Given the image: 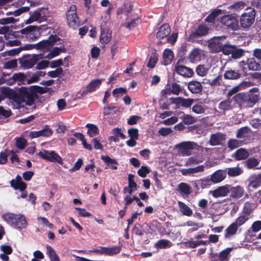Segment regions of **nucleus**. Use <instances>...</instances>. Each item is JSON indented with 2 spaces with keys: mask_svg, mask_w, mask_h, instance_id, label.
Returning a JSON list of instances; mask_svg holds the SVG:
<instances>
[{
  "mask_svg": "<svg viewBox=\"0 0 261 261\" xmlns=\"http://www.w3.org/2000/svg\"><path fill=\"white\" fill-rule=\"evenodd\" d=\"M3 218L9 225L17 229H24L28 226L26 218L20 214L7 213L3 216Z\"/></svg>",
  "mask_w": 261,
  "mask_h": 261,
  "instance_id": "obj_1",
  "label": "nucleus"
},
{
  "mask_svg": "<svg viewBox=\"0 0 261 261\" xmlns=\"http://www.w3.org/2000/svg\"><path fill=\"white\" fill-rule=\"evenodd\" d=\"M179 154L183 156H190L192 154V150L197 149L198 145L193 142L185 141L177 144L175 146Z\"/></svg>",
  "mask_w": 261,
  "mask_h": 261,
  "instance_id": "obj_2",
  "label": "nucleus"
},
{
  "mask_svg": "<svg viewBox=\"0 0 261 261\" xmlns=\"http://www.w3.org/2000/svg\"><path fill=\"white\" fill-rule=\"evenodd\" d=\"M66 18L69 26L73 29L77 28L80 25L79 18L76 14V7L72 5L68 9Z\"/></svg>",
  "mask_w": 261,
  "mask_h": 261,
  "instance_id": "obj_3",
  "label": "nucleus"
},
{
  "mask_svg": "<svg viewBox=\"0 0 261 261\" xmlns=\"http://www.w3.org/2000/svg\"><path fill=\"white\" fill-rule=\"evenodd\" d=\"M220 22L229 30L232 31L239 30L238 20L231 14H227L222 16L220 19Z\"/></svg>",
  "mask_w": 261,
  "mask_h": 261,
  "instance_id": "obj_4",
  "label": "nucleus"
},
{
  "mask_svg": "<svg viewBox=\"0 0 261 261\" xmlns=\"http://www.w3.org/2000/svg\"><path fill=\"white\" fill-rule=\"evenodd\" d=\"M20 92L23 97L24 102L29 106H32L34 102L36 93L32 88L22 87L20 89Z\"/></svg>",
  "mask_w": 261,
  "mask_h": 261,
  "instance_id": "obj_5",
  "label": "nucleus"
},
{
  "mask_svg": "<svg viewBox=\"0 0 261 261\" xmlns=\"http://www.w3.org/2000/svg\"><path fill=\"white\" fill-rule=\"evenodd\" d=\"M47 10L42 8L34 11L30 16V18L25 21L26 24L32 23L37 21L42 22L46 19L47 16Z\"/></svg>",
  "mask_w": 261,
  "mask_h": 261,
  "instance_id": "obj_6",
  "label": "nucleus"
},
{
  "mask_svg": "<svg viewBox=\"0 0 261 261\" xmlns=\"http://www.w3.org/2000/svg\"><path fill=\"white\" fill-rule=\"evenodd\" d=\"M38 155L41 158L52 162H57L62 165V160L61 158L55 151H49L47 150H43L40 151Z\"/></svg>",
  "mask_w": 261,
  "mask_h": 261,
  "instance_id": "obj_7",
  "label": "nucleus"
},
{
  "mask_svg": "<svg viewBox=\"0 0 261 261\" xmlns=\"http://www.w3.org/2000/svg\"><path fill=\"white\" fill-rule=\"evenodd\" d=\"M11 186L15 190H20L22 192L21 195L18 198H24L27 197V193L23 191L26 189V185L21 180V177L17 175L15 179H12L10 181Z\"/></svg>",
  "mask_w": 261,
  "mask_h": 261,
  "instance_id": "obj_8",
  "label": "nucleus"
},
{
  "mask_svg": "<svg viewBox=\"0 0 261 261\" xmlns=\"http://www.w3.org/2000/svg\"><path fill=\"white\" fill-rule=\"evenodd\" d=\"M254 18L255 14L253 11L243 14L240 20L241 26L244 29L249 28L254 22Z\"/></svg>",
  "mask_w": 261,
  "mask_h": 261,
  "instance_id": "obj_9",
  "label": "nucleus"
},
{
  "mask_svg": "<svg viewBox=\"0 0 261 261\" xmlns=\"http://www.w3.org/2000/svg\"><path fill=\"white\" fill-rule=\"evenodd\" d=\"M225 36L215 37L213 38L208 44V48L213 52H219L221 50L223 43L222 41L225 39Z\"/></svg>",
  "mask_w": 261,
  "mask_h": 261,
  "instance_id": "obj_10",
  "label": "nucleus"
},
{
  "mask_svg": "<svg viewBox=\"0 0 261 261\" xmlns=\"http://www.w3.org/2000/svg\"><path fill=\"white\" fill-rule=\"evenodd\" d=\"M42 59V57L39 55H33L24 58L21 60L20 63L21 66L25 69L32 68L39 60Z\"/></svg>",
  "mask_w": 261,
  "mask_h": 261,
  "instance_id": "obj_11",
  "label": "nucleus"
},
{
  "mask_svg": "<svg viewBox=\"0 0 261 261\" xmlns=\"http://www.w3.org/2000/svg\"><path fill=\"white\" fill-rule=\"evenodd\" d=\"M57 41V38L56 37L51 36L48 39L46 40H43L38 44L34 45H31L28 49L32 48V46L33 47H36L38 49H40L43 50H48L50 47L53 45V43Z\"/></svg>",
  "mask_w": 261,
  "mask_h": 261,
  "instance_id": "obj_12",
  "label": "nucleus"
},
{
  "mask_svg": "<svg viewBox=\"0 0 261 261\" xmlns=\"http://www.w3.org/2000/svg\"><path fill=\"white\" fill-rule=\"evenodd\" d=\"M229 188L230 185H226L225 186H220L213 191H211L210 193L212 194L213 196L215 198L225 197L229 193V190H230Z\"/></svg>",
  "mask_w": 261,
  "mask_h": 261,
  "instance_id": "obj_13",
  "label": "nucleus"
},
{
  "mask_svg": "<svg viewBox=\"0 0 261 261\" xmlns=\"http://www.w3.org/2000/svg\"><path fill=\"white\" fill-rule=\"evenodd\" d=\"M53 134L52 130L46 125L44 128L38 131L31 132L29 134V137L32 138H36L39 137H49Z\"/></svg>",
  "mask_w": 261,
  "mask_h": 261,
  "instance_id": "obj_14",
  "label": "nucleus"
},
{
  "mask_svg": "<svg viewBox=\"0 0 261 261\" xmlns=\"http://www.w3.org/2000/svg\"><path fill=\"white\" fill-rule=\"evenodd\" d=\"M175 70L177 73L185 77H191L193 74V71L191 68L180 65L178 63L176 64Z\"/></svg>",
  "mask_w": 261,
  "mask_h": 261,
  "instance_id": "obj_15",
  "label": "nucleus"
},
{
  "mask_svg": "<svg viewBox=\"0 0 261 261\" xmlns=\"http://www.w3.org/2000/svg\"><path fill=\"white\" fill-rule=\"evenodd\" d=\"M249 188L256 189L261 186V174H254L248 178Z\"/></svg>",
  "mask_w": 261,
  "mask_h": 261,
  "instance_id": "obj_16",
  "label": "nucleus"
},
{
  "mask_svg": "<svg viewBox=\"0 0 261 261\" xmlns=\"http://www.w3.org/2000/svg\"><path fill=\"white\" fill-rule=\"evenodd\" d=\"M226 176V172L222 170H218L211 175L210 180L217 184L223 181Z\"/></svg>",
  "mask_w": 261,
  "mask_h": 261,
  "instance_id": "obj_17",
  "label": "nucleus"
},
{
  "mask_svg": "<svg viewBox=\"0 0 261 261\" xmlns=\"http://www.w3.org/2000/svg\"><path fill=\"white\" fill-rule=\"evenodd\" d=\"M188 87L189 90L193 93H200L203 88L201 84L196 81H192L189 82Z\"/></svg>",
  "mask_w": 261,
  "mask_h": 261,
  "instance_id": "obj_18",
  "label": "nucleus"
},
{
  "mask_svg": "<svg viewBox=\"0 0 261 261\" xmlns=\"http://www.w3.org/2000/svg\"><path fill=\"white\" fill-rule=\"evenodd\" d=\"M112 38V32L107 29L101 28V32L100 35V42L103 44L109 43Z\"/></svg>",
  "mask_w": 261,
  "mask_h": 261,
  "instance_id": "obj_19",
  "label": "nucleus"
},
{
  "mask_svg": "<svg viewBox=\"0 0 261 261\" xmlns=\"http://www.w3.org/2000/svg\"><path fill=\"white\" fill-rule=\"evenodd\" d=\"M173 102L180 103L181 106L184 107L189 108L194 102V99L191 98H184L180 97H178L172 99Z\"/></svg>",
  "mask_w": 261,
  "mask_h": 261,
  "instance_id": "obj_20",
  "label": "nucleus"
},
{
  "mask_svg": "<svg viewBox=\"0 0 261 261\" xmlns=\"http://www.w3.org/2000/svg\"><path fill=\"white\" fill-rule=\"evenodd\" d=\"M102 79H95L92 80L86 87L87 92H92L95 91L101 84Z\"/></svg>",
  "mask_w": 261,
  "mask_h": 261,
  "instance_id": "obj_21",
  "label": "nucleus"
},
{
  "mask_svg": "<svg viewBox=\"0 0 261 261\" xmlns=\"http://www.w3.org/2000/svg\"><path fill=\"white\" fill-rule=\"evenodd\" d=\"M229 192H231V196L234 198H239L243 196L244 190L240 186L232 187L230 185Z\"/></svg>",
  "mask_w": 261,
  "mask_h": 261,
  "instance_id": "obj_22",
  "label": "nucleus"
},
{
  "mask_svg": "<svg viewBox=\"0 0 261 261\" xmlns=\"http://www.w3.org/2000/svg\"><path fill=\"white\" fill-rule=\"evenodd\" d=\"M249 156L248 151L244 148L237 150L233 154V157L238 161L246 159Z\"/></svg>",
  "mask_w": 261,
  "mask_h": 261,
  "instance_id": "obj_23",
  "label": "nucleus"
},
{
  "mask_svg": "<svg viewBox=\"0 0 261 261\" xmlns=\"http://www.w3.org/2000/svg\"><path fill=\"white\" fill-rule=\"evenodd\" d=\"M170 28L168 24H164L161 26L157 33L156 36L159 38H163L169 35Z\"/></svg>",
  "mask_w": 261,
  "mask_h": 261,
  "instance_id": "obj_24",
  "label": "nucleus"
},
{
  "mask_svg": "<svg viewBox=\"0 0 261 261\" xmlns=\"http://www.w3.org/2000/svg\"><path fill=\"white\" fill-rule=\"evenodd\" d=\"M224 140L223 135L222 134L217 133L212 135L210 143L211 145L215 146L220 144Z\"/></svg>",
  "mask_w": 261,
  "mask_h": 261,
  "instance_id": "obj_25",
  "label": "nucleus"
},
{
  "mask_svg": "<svg viewBox=\"0 0 261 261\" xmlns=\"http://www.w3.org/2000/svg\"><path fill=\"white\" fill-rule=\"evenodd\" d=\"M178 115L180 116V118L182 120L183 122L185 124H191L195 123L196 119L191 115L185 114L182 112H179Z\"/></svg>",
  "mask_w": 261,
  "mask_h": 261,
  "instance_id": "obj_26",
  "label": "nucleus"
},
{
  "mask_svg": "<svg viewBox=\"0 0 261 261\" xmlns=\"http://www.w3.org/2000/svg\"><path fill=\"white\" fill-rule=\"evenodd\" d=\"M46 253L50 261H60V258L55 250L49 245L46 246Z\"/></svg>",
  "mask_w": 261,
  "mask_h": 261,
  "instance_id": "obj_27",
  "label": "nucleus"
},
{
  "mask_svg": "<svg viewBox=\"0 0 261 261\" xmlns=\"http://www.w3.org/2000/svg\"><path fill=\"white\" fill-rule=\"evenodd\" d=\"M163 58L164 64H169L171 63L174 58L173 51L169 49H165L163 53Z\"/></svg>",
  "mask_w": 261,
  "mask_h": 261,
  "instance_id": "obj_28",
  "label": "nucleus"
},
{
  "mask_svg": "<svg viewBox=\"0 0 261 261\" xmlns=\"http://www.w3.org/2000/svg\"><path fill=\"white\" fill-rule=\"evenodd\" d=\"M232 250V248H227L223 250L219 254V259L213 260V261H228L229 258V254Z\"/></svg>",
  "mask_w": 261,
  "mask_h": 261,
  "instance_id": "obj_29",
  "label": "nucleus"
},
{
  "mask_svg": "<svg viewBox=\"0 0 261 261\" xmlns=\"http://www.w3.org/2000/svg\"><path fill=\"white\" fill-rule=\"evenodd\" d=\"M248 67L249 70L257 71L261 70V63L257 62L253 58L248 60Z\"/></svg>",
  "mask_w": 261,
  "mask_h": 261,
  "instance_id": "obj_30",
  "label": "nucleus"
},
{
  "mask_svg": "<svg viewBox=\"0 0 261 261\" xmlns=\"http://www.w3.org/2000/svg\"><path fill=\"white\" fill-rule=\"evenodd\" d=\"M178 206L181 213L185 216H191L193 214L192 210L181 201L178 202Z\"/></svg>",
  "mask_w": 261,
  "mask_h": 261,
  "instance_id": "obj_31",
  "label": "nucleus"
},
{
  "mask_svg": "<svg viewBox=\"0 0 261 261\" xmlns=\"http://www.w3.org/2000/svg\"><path fill=\"white\" fill-rule=\"evenodd\" d=\"M203 161L202 158L199 156L190 157L187 159L185 165L186 166H190L193 165L198 164L202 163Z\"/></svg>",
  "mask_w": 261,
  "mask_h": 261,
  "instance_id": "obj_32",
  "label": "nucleus"
},
{
  "mask_svg": "<svg viewBox=\"0 0 261 261\" xmlns=\"http://www.w3.org/2000/svg\"><path fill=\"white\" fill-rule=\"evenodd\" d=\"M224 76L226 79L234 80L240 77V73L237 70L229 69L225 71Z\"/></svg>",
  "mask_w": 261,
  "mask_h": 261,
  "instance_id": "obj_33",
  "label": "nucleus"
},
{
  "mask_svg": "<svg viewBox=\"0 0 261 261\" xmlns=\"http://www.w3.org/2000/svg\"><path fill=\"white\" fill-rule=\"evenodd\" d=\"M238 229V226L233 222L225 230L226 238L229 237L235 234Z\"/></svg>",
  "mask_w": 261,
  "mask_h": 261,
  "instance_id": "obj_34",
  "label": "nucleus"
},
{
  "mask_svg": "<svg viewBox=\"0 0 261 261\" xmlns=\"http://www.w3.org/2000/svg\"><path fill=\"white\" fill-rule=\"evenodd\" d=\"M86 126L88 128L87 133L90 137H94L98 134L99 129L96 125L88 123Z\"/></svg>",
  "mask_w": 261,
  "mask_h": 261,
  "instance_id": "obj_35",
  "label": "nucleus"
},
{
  "mask_svg": "<svg viewBox=\"0 0 261 261\" xmlns=\"http://www.w3.org/2000/svg\"><path fill=\"white\" fill-rule=\"evenodd\" d=\"M227 174L231 177L240 175L243 173V170L238 166L234 167L228 168L227 169Z\"/></svg>",
  "mask_w": 261,
  "mask_h": 261,
  "instance_id": "obj_36",
  "label": "nucleus"
},
{
  "mask_svg": "<svg viewBox=\"0 0 261 261\" xmlns=\"http://www.w3.org/2000/svg\"><path fill=\"white\" fill-rule=\"evenodd\" d=\"M154 246L156 248L159 249L167 248L172 246V243L169 240L163 239L157 242Z\"/></svg>",
  "mask_w": 261,
  "mask_h": 261,
  "instance_id": "obj_37",
  "label": "nucleus"
},
{
  "mask_svg": "<svg viewBox=\"0 0 261 261\" xmlns=\"http://www.w3.org/2000/svg\"><path fill=\"white\" fill-rule=\"evenodd\" d=\"M201 52L198 48L193 49L189 55V58L192 61H198L201 58Z\"/></svg>",
  "mask_w": 261,
  "mask_h": 261,
  "instance_id": "obj_38",
  "label": "nucleus"
},
{
  "mask_svg": "<svg viewBox=\"0 0 261 261\" xmlns=\"http://www.w3.org/2000/svg\"><path fill=\"white\" fill-rule=\"evenodd\" d=\"M249 219V214L244 213L237 218L234 223L239 227L244 224Z\"/></svg>",
  "mask_w": 261,
  "mask_h": 261,
  "instance_id": "obj_39",
  "label": "nucleus"
},
{
  "mask_svg": "<svg viewBox=\"0 0 261 261\" xmlns=\"http://www.w3.org/2000/svg\"><path fill=\"white\" fill-rule=\"evenodd\" d=\"M63 50L64 47H56L54 48L47 55L45 56V58L48 59H51L58 56Z\"/></svg>",
  "mask_w": 261,
  "mask_h": 261,
  "instance_id": "obj_40",
  "label": "nucleus"
},
{
  "mask_svg": "<svg viewBox=\"0 0 261 261\" xmlns=\"http://www.w3.org/2000/svg\"><path fill=\"white\" fill-rule=\"evenodd\" d=\"M259 164V161L258 159L250 158L248 159L246 161V166L248 169H253L256 168Z\"/></svg>",
  "mask_w": 261,
  "mask_h": 261,
  "instance_id": "obj_41",
  "label": "nucleus"
},
{
  "mask_svg": "<svg viewBox=\"0 0 261 261\" xmlns=\"http://www.w3.org/2000/svg\"><path fill=\"white\" fill-rule=\"evenodd\" d=\"M137 185L135 182H128V186L124 188V192L132 194L137 190Z\"/></svg>",
  "mask_w": 261,
  "mask_h": 261,
  "instance_id": "obj_42",
  "label": "nucleus"
},
{
  "mask_svg": "<svg viewBox=\"0 0 261 261\" xmlns=\"http://www.w3.org/2000/svg\"><path fill=\"white\" fill-rule=\"evenodd\" d=\"M29 7H22L20 8H19L14 11H10L6 13L7 15H13L15 16H19L21 14H22L23 12H27L29 10Z\"/></svg>",
  "mask_w": 261,
  "mask_h": 261,
  "instance_id": "obj_43",
  "label": "nucleus"
},
{
  "mask_svg": "<svg viewBox=\"0 0 261 261\" xmlns=\"http://www.w3.org/2000/svg\"><path fill=\"white\" fill-rule=\"evenodd\" d=\"M178 188L180 192L184 194L188 195L190 193L191 188L190 186L186 183H180L178 185Z\"/></svg>",
  "mask_w": 261,
  "mask_h": 261,
  "instance_id": "obj_44",
  "label": "nucleus"
},
{
  "mask_svg": "<svg viewBox=\"0 0 261 261\" xmlns=\"http://www.w3.org/2000/svg\"><path fill=\"white\" fill-rule=\"evenodd\" d=\"M221 13L222 11L220 9L215 10L207 17L206 21L208 22H213L215 18Z\"/></svg>",
  "mask_w": 261,
  "mask_h": 261,
  "instance_id": "obj_45",
  "label": "nucleus"
},
{
  "mask_svg": "<svg viewBox=\"0 0 261 261\" xmlns=\"http://www.w3.org/2000/svg\"><path fill=\"white\" fill-rule=\"evenodd\" d=\"M206 109V107L201 104H196L192 107V111L197 114H203Z\"/></svg>",
  "mask_w": 261,
  "mask_h": 261,
  "instance_id": "obj_46",
  "label": "nucleus"
},
{
  "mask_svg": "<svg viewBox=\"0 0 261 261\" xmlns=\"http://www.w3.org/2000/svg\"><path fill=\"white\" fill-rule=\"evenodd\" d=\"M208 28L205 25H202L197 28L195 34L198 36H202L206 35L208 33Z\"/></svg>",
  "mask_w": 261,
  "mask_h": 261,
  "instance_id": "obj_47",
  "label": "nucleus"
},
{
  "mask_svg": "<svg viewBox=\"0 0 261 261\" xmlns=\"http://www.w3.org/2000/svg\"><path fill=\"white\" fill-rule=\"evenodd\" d=\"M121 247L120 246H113L112 247H107V255L113 256L120 252Z\"/></svg>",
  "mask_w": 261,
  "mask_h": 261,
  "instance_id": "obj_48",
  "label": "nucleus"
},
{
  "mask_svg": "<svg viewBox=\"0 0 261 261\" xmlns=\"http://www.w3.org/2000/svg\"><path fill=\"white\" fill-rule=\"evenodd\" d=\"M235 46L228 44L223 45L221 50L222 53L226 55H231Z\"/></svg>",
  "mask_w": 261,
  "mask_h": 261,
  "instance_id": "obj_49",
  "label": "nucleus"
},
{
  "mask_svg": "<svg viewBox=\"0 0 261 261\" xmlns=\"http://www.w3.org/2000/svg\"><path fill=\"white\" fill-rule=\"evenodd\" d=\"M150 172V169L147 166H142L138 170V174L141 177H145L146 175Z\"/></svg>",
  "mask_w": 261,
  "mask_h": 261,
  "instance_id": "obj_50",
  "label": "nucleus"
},
{
  "mask_svg": "<svg viewBox=\"0 0 261 261\" xmlns=\"http://www.w3.org/2000/svg\"><path fill=\"white\" fill-rule=\"evenodd\" d=\"M16 60H11L6 62L4 64V68L6 69H11L17 67Z\"/></svg>",
  "mask_w": 261,
  "mask_h": 261,
  "instance_id": "obj_51",
  "label": "nucleus"
},
{
  "mask_svg": "<svg viewBox=\"0 0 261 261\" xmlns=\"http://www.w3.org/2000/svg\"><path fill=\"white\" fill-rule=\"evenodd\" d=\"M37 221L38 224L43 225L45 226H46L49 228H52L53 227V225L50 223L48 220L43 217H38L37 218Z\"/></svg>",
  "mask_w": 261,
  "mask_h": 261,
  "instance_id": "obj_52",
  "label": "nucleus"
},
{
  "mask_svg": "<svg viewBox=\"0 0 261 261\" xmlns=\"http://www.w3.org/2000/svg\"><path fill=\"white\" fill-rule=\"evenodd\" d=\"M158 55L155 54V53H153L152 54L150 57V58H149V61L148 63V66L151 68H153L157 61H158Z\"/></svg>",
  "mask_w": 261,
  "mask_h": 261,
  "instance_id": "obj_53",
  "label": "nucleus"
},
{
  "mask_svg": "<svg viewBox=\"0 0 261 261\" xmlns=\"http://www.w3.org/2000/svg\"><path fill=\"white\" fill-rule=\"evenodd\" d=\"M18 20L12 17H9L7 18H3L2 19H0V24H9L11 23H15L17 21H18Z\"/></svg>",
  "mask_w": 261,
  "mask_h": 261,
  "instance_id": "obj_54",
  "label": "nucleus"
},
{
  "mask_svg": "<svg viewBox=\"0 0 261 261\" xmlns=\"http://www.w3.org/2000/svg\"><path fill=\"white\" fill-rule=\"evenodd\" d=\"M231 107V101L229 100L221 102L219 106V108L223 111L228 110L230 109Z\"/></svg>",
  "mask_w": 261,
  "mask_h": 261,
  "instance_id": "obj_55",
  "label": "nucleus"
},
{
  "mask_svg": "<svg viewBox=\"0 0 261 261\" xmlns=\"http://www.w3.org/2000/svg\"><path fill=\"white\" fill-rule=\"evenodd\" d=\"M29 36H28V38L30 40H34L35 39H36L39 35L40 32L39 29L35 26H33V29L32 30L31 33H30Z\"/></svg>",
  "mask_w": 261,
  "mask_h": 261,
  "instance_id": "obj_56",
  "label": "nucleus"
},
{
  "mask_svg": "<svg viewBox=\"0 0 261 261\" xmlns=\"http://www.w3.org/2000/svg\"><path fill=\"white\" fill-rule=\"evenodd\" d=\"M245 4L242 2H239L231 5L229 8L236 11H240L245 8Z\"/></svg>",
  "mask_w": 261,
  "mask_h": 261,
  "instance_id": "obj_57",
  "label": "nucleus"
},
{
  "mask_svg": "<svg viewBox=\"0 0 261 261\" xmlns=\"http://www.w3.org/2000/svg\"><path fill=\"white\" fill-rule=\"evenodd\" d=\"M241 144V141L236 139H231L228 142V147L231 149H233L239 147Z\"/></svg>",
  "mask_w": 261,
  "mask_h": 261,
  "instance_id": "obj_58",
  "label": "nucleus"
},
{
  "mask_svg": "<svg viewBox=\"0 0 261 261\" xmlns=\"http://www.w3.org/2000/svg\"><path fill=\"white\" fill-rule=\"evenodd\" d=\"M128 136L130 139H138L139 134L138 129L135 128H131L128 130Z\"/></svg>",
  "mask_w": 261,
  "mask_h": 261,
  "instance_id": "obj_59",
  "label": "nucleus"
},
{
  "mask_svg": "<svg viewBox=\"0 0 261 261\" xmlns=\"http://www.w3.org/2000/svg\"><path fill=\"white\" fill-rule=\"evenodd\" d=\"M232 51L231 57L234 59H238L240 58L243 53V50L240 48H237L236 46L234 47V49Z\"/></svg>",
  "mask_w": 261,
  "mask_h": 261,
  "instance_id": "obj_60",
  "label": "nucleus"
},
{
  "mask_svg": "<svg viewBox=\"0 0 261 261\" xmlns=\"http://www.w3.org/2000/svg\"><path fill=\"white\" fill-rule=\"evenodd\" d=\"M248 133V129L247 127H242L238 130L237 136L239 138H243L247 136Z\"/></svg>",
  "mask_w": 261,
  "mask_h": 261,
  "instance_id": "obj_61",
  "label": "nucleus"
},
{
  "mask_svg": "<svg viewBox=\"0 0 261 261\" xmlns=\"http://www.w3.org/2000/svg\"><path fill=\"white\" fill-rule=\"evenodd\" d=\"M126 91V89L124 88H116L113 91V95L115 97H119L125 93Z\"/></svg>",
  "mask_w": 261,
  "mask_h": 261,
  "instance_id": "obj_62",
  "label": "nucleus"
},
{
  "mask_svg": "<svg viewBox=\"0 0 261 261\" xmlns=\"http://www.w3.org/2000/svg\"><path fill=\"white\" fill-rule=\"evenodd\" d=\"M27 141L22 138H18L16 141V145L17 148L24 149L26 146Z\"/></svg>",
  "mask_w": 261,
  "mask_h": 261,
  "instance_id": "obj_63",
  "label": "nucleus"
},
{
  "mask_svg": "<svg viewBox=\"0 0 261 261\" xmlns=\"http://www.w3.org/2000/svg\"><path fill=\"white\" fill-rule=\"evenodd\" d=\"M207 70L203 65H199L196 68V72L198 75L203 76L206 75Z\"/></svg>",
  "mask_w": 261,
  "mask_h": 261,
  "instance_id": "obj_64",
  "label": "nucleus"
}]
</instances>
